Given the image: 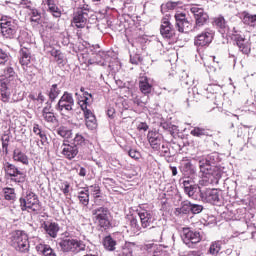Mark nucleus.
<instances>
[{"mask_svg": "<svg viewBox=\"0 0 256 256\" xmlns=\"http://www.w3.org/2000/svg\"><path fill=\"white\" fill-rule=\"evenodd\" d=\"M217 159H219L217 153H212L199 158L198 163L202 177H205L206 179H211V177L212 179H219L221 177V170L215 165Z\"/></svg>", "mask_w": 256, "mask_h": 256, "instance_id": "nucleus-1", "label": "nucleus"}, {"mask_svg": "<svg viewBox=\"0 0 256 256\" xmlns=\"http://www.w3.org/2000/svg\"><path fill=\"white\" fill-rule=\"evenodd\" d=\"M73 107H75V99L73 98V94L67 91L63 93L55 105L56 111H59L63 119H71Z\"/></svg>", "mask_w": 256, "mask_h": 256, "instance_id": "nucleus-2", "label": "nucleus"}, {"mask_svg": "<svg viewBox=\"0 0 256 256\" xmlns=\"http://www.w3.org/2000/svg\"><path fill=\"white\" fill-rule=\"evenodd\" d=\"M19 202L22 211H28L34 215H39L43 211L39 198L33 192H27L25 198H20Z\"/></svg>", "mask_w": 256, "mask_h": 256, "instance_id": "nucleus-3", "label": "nucleus"}, {"mask_svg": "<svg viewBox=\"0 0 256 256\" xmlns=\"http://www.w3.org/2000/svg\"><path fill=\"white\" fill-rule=\"evenodd\" d=\"M0 29L3 37L6 39H15L17 37V31H19V21L9 16H2Z\"/></svg>", "mask_w": 256, "mask_h": 256, "instance_id": "nucleus-4", "label": "nucleus"}, {"mask_svg": "<svg viewBox=\"0 0 256 256\" xmlns=\"http://www.w3.org/2000/svg\"><path fill=\"white\" fill-rule=\"evenodd\" d=\"M10 245L15 250L19 251V253H27L29 251V237L21 230L12 232Z\"/></svg>", "mask_w": 256, "mask_h": 256, "instance_id": "nucleus-5", "label": "nucleus"}, {"mask_svg": "<svg viewBox=\"0 0 256 256\" xmlns=\"http://www.w3.org/2000/svg\"><path fill=\"white\" fill-rule=\"evenodd\" d=\"M57 248L63 253H79L85 251V244L77 239L66 238L58 240Z\"/></svg>", "mask_w": 256, "mask_h": 256, "instance_id": "nucleus-6", "label": "nucleus"}, {"mask_svg": "<svg viewBox=\"0 0 256 256\" xmlns=\"http://www.w3.org/2000/svg\"><path fill=\"white\" fill-rule=\"evenodd\" d=\"M110 214L109 208L103 206L92 210V215L94 216L96 223H98L99 227L102 229H109V226L111 225V221L109 220Z\"/></svg>", "mask_w": 256, "mask_h": 256, "instance_id": "nucleus-7", "label": "nucleus"}, {"mask_svg": "<svg viewBox=\"0 0 256 256\" xmlns=\"http://www.w3.org/2000/svg\"><path fill=\"white\" fill-rule=\"evenodd\" d=\"M182 241L187 247L193 249L197 243H201V234L191 228H183L181 232Z\"/></svg>", "mask_w": 256, "mask_h": 256, "instance_id": "nucleus-8", "label": "nucleus"}, {"mask_svg": "<svg viewBox=\"0 0 256 256\" xmlns=\"http://www.w3.org/2000/svg\"><path fill=\"white\" fill-rule=\"evenodd\" d=\"M190 12L194 15L195 26L193 27V31H197L199 27H203L209 21V14L205 12L203 8L198 7L197 5L192 6L190 8Z\"/></svg>", "mask_w": 256, "mask_h": 256, "instance_id": "nucleus-9", "label": "nucleus"}, {"mask_svg": "<svg viewBox=\"0 0 256 256\" xmlns=\"http://www.w3.org/2000/svg\"><path fill=\"white\" fill-rule=\"evenodd\" d=\"M213 37H215V32L211 28H206L194 38V45L196 47H209L213 42Z\"/></svg>", "mask_w": 256, "mask_h": 256, "instance_id": "nucleus-10", "label": "nucleus"}, {"mask_svg": "<svg viewBox=\"0 0 256 256\" xmlns=\"http://www.w3.org/2000/svg\"><path fill=\"white\" fill-rule=\"evenodd\" d=\"M4 171L6 175L12 177L11 181H14V183H25V173L19 170V168H17V166H15L14 164L6 162L4 164Z\"/></svg>", "mask_w": 256, "mask_h": 256, "instance_id": "nucleus-11", "label": "nucleus"}, {"mask_svg": "<svg viewBox=\"0 0 256 256\" xmlns=\"http://www.w3.org/2000/svg\"><path fill=\"white\" fill-rule=\"evenodd\" d=\"M200 199L203 203H211L212 205H218V203H221V195L217 189L208 188L202 190Z\"/></svg>", "mask_w": 256, "mask_h": 256, "instance_id": "nucleus-12", "label": "nucleus"}, {"mask_svg": "<svg viewBox=\"0 0 256 256\" xmlns=\"http://www.w3.org/2000/svg\"><path fill=\"white\" fill-rule=\"evenodd\" d=\"M89 19V10L80 8L74 13L73 23L78 29H83Z\"/></svg>", "mask_w": 256, "mask_h": 256, "instance_id": "nucleus-13", "label": "nucleus"}, {"mask_svg": "<svg viewBox=\"0 0 256 256\" xmlns=\"http://www.w3.org/2000/svg\"><path fill=\"white\" fill-rule=\"evenodd\" d=\"M61 155L65 159L72 161V159H75L79 155V147L73 143L69 144L64 141L61 145Z\"/></svg>", "mask_w": 256, "mask_h": 256, "instance_id": "nucleus-14", "label": "nucleus"}, {"mask_svg": "<svg viewBox=\"0 0 256 256\" xmlns=\"http://www.w3.org/2000/svg\"><path fill=\"white\" fill-rule=\"evenodd\" d=\"M160 33L164 39H173L175 37V28L169 21V17H164L161 20Z\"/></svg>", "mask_w": 256, "mask_h": 256, "instance_id": "nucleus-15", "label": "nucleus"}, {"mask_svg": "<svg viewBox=\"0 0 256 256\" xmlns=\"http://www.w3.org/2000/svg\"><path fill=\"white\" fill-rule=\"evenodd\" d=\"M176 20V28L178 29L179 33H189V31H193L191 22L187 20V16L183 13L175 15Z\"/></svg>", "mask_w": 256, "mask_h": 256, "instance_id": "nucleus-16", "label": "nucleus"}, {"mask_svg": "<svg viewBox=\"0 0 256 256\" xmlns=\"http://www.w3.org/2000/svg\"><path fill=\"white\" fill-rule=\"evenodd\" d=\"M81 93H83L84 95V99L83 100H79V105L82 109V111L84 112V117L85 120L88 119L89 117H93L95 114H93V112L87 108V105H89V99H93V95L90 94L89 92H85V88H81L80 89Z\"/></svg>", "mask_w": 256, "mask_h": 256, "instance_id": "nucleus-17", "label": "nucleus"}, {"mask_svg": "<svg viewBox=\"0 0 256 256\" xmlns=\"http://www.w3.org/2000/svg\"><path fill=\"white\" fill-rule=\"evenodd\" d=\"M234 41L244 55H249L251 53V42L243 37L241 34L234 35Z\"/></svg>", "mask_w": 256, "mask_h": 256, "instance_id": "nucleus-18", "label": "nucleus"}, {"mask_svg": "<svg viewBox=\"0 0 256 256\" xmlns=\"http://www.w3.org/2000/svg\"><path fill=\"white\" fill-rule=\"evenodd\" d=\"M147 139L152 149L155 151H159V149H161V143H163V135L161 133L153 130L149 131Z\"/></svg>", "mask_w": 256, "mask_h": 256, "instance_id": "nucleus-19", "label": "nucleus"}, {"mask_svg": "<svg viewBox=\"0 0 256 256\" xmlns=\"http://www.w3.org/2000/svg\"><path fill=\"white\" fill-rule=\"evenodd\" d=\"M138 217L140 218L141 227H143V229L151 227V225H153V221H155L153 214L148 210H139Z\"/></svg>", "mask_w": 256, "mask_h": 256, "instance_id": "nucleus-20", "label": "nucleus"}, {"mask_svg": "<svg viewBox=\"0 0 256 256\" xmlns=\"http://www.w3.org/2000/svg\"><path fill=\"white\" fill-rule=\"evenodd\" d=\"M41 228L44 229L45 234L55 239L59 233V224L55 222H42Z\"/></svg>", "mask_w": 256, "mask_h": 256, "instance_id": "nucleus-21", "label": "nucleus"}, {"mask_svg": "<svg viewBox=\"0 0 256 256\" xmlns=\"http://www.w3.org/2000/svg\"><path fill=\"white\" fill-rule=\"evenodd\" d=\"M240 19L244 25H248L249 27H256V14L243 11L240 13Z\"/></svg>", "mask_w": 256, "mask_h": 256, "instance_id": "nucleus-22", "label": "nucleus"}, {"mask_svg": "<svg viewBox=\"0 0 256 256\" xmlns=\"http://www.w3.org/2000/svg\"><path fill=\"white\" fill-rule=\"evenodd\" d=\"M21 49L19 51V55H20V64L21 65H29L31 63V50H29V48L23 46V44H21Z\"/></svg>", "mask_w": 256, "mask_h": 256, "instance_id": "nucleus-23", "label": "nucleus"}, {"mask_svg": "<svg viewBox=\"0 0 256 256\" xmlns=\"http://www.w3.org/2000/svg\"><path fill=\"white\" fill-rule=\"evenodd\" d=\"M47 53H50V55L52 57H54L57 65H65V56L63 55V53H61L60 50H57L53 47H47Z\"/></svg>", "mask_w": 256, "mask_h": 256, "instance_id": "nucleus-24", "label": "nucleus"}, {"mask_svg": "<svg viewBox=\"0 0 256 256\" xmlns=\"http://www.w3.org/2000/svg\"><path fill=\"white\" fill-rule=\"evenodd\" d=\"M13 160L22 165H29V157L19 148L14 149Z\"/></svg>", "mask_w": 256, "mask_h": 256, "instance_id": "nucleus-25", "label": "nucleus"}, {"mask_svg": "<svg viewBox=\"0 0 256 256\" xmlns=\"http://www.w3.org/2000/svg\"><path fill=\"white\" fill-rule=\"evenodd\" d=\"M139 89L143 95H149L151 94V91H153V85L149 83V78L142 77L139 81Z\"/></svg>", "mask_w": 256, "mask_h": 256, "instance_id": "nucleus-26", "label": "nucleus"}, {"mask_svg": "<svg viewBox=\"0 0 256 256\" xmlns=\"http://www.w3.org/2000/svg\"><path fill=\"white\" fill-rule=\"evenodd\" d=\"M184 193H186V195H188V197H191L192 199H197L199 195L201 198V193H203V190H201V188L197 184H194L192 186L186 187V189H184Z\"/></svg>", "mask_w": 256, "mask_h": 256, "instance_id": "nucleus-27", "label": "nucleus"}, {"mask_svg": "<svg viewBox=\"0 0 256 256\" xmlns=\"http://www.w3.org/2000/svg\"><path fill=\"white\" fill-rule=\"evenodd\" d=\"M61 95V89H59V86L57 84H53L50 86V88L47 90V96L49 98L50 103H54V101Z\"/></svg>", "mask_w": 256, "mask_h": 256, "instance_id": "nucleus-28", "label": "nucleus"}, {"mask_svg": "<svg viewBox=\"0 0 256 256\" xmlns=\"http://www.w3.org/2000/svg\"><path fill=\"white\" fill-rule=\"evenodd\" d=\"M0 95H1V101L3 103H9L11 99V92L9 91V88L7 87V83L5 82H1Z\"/></svg>", "mask_w": 256, "mask_h": 256, "instance_id": "nucleus-29", "label": "nucleus"}, {"mask_svg": "<svg viewBox=\"0 0 256 256\" xmlns=\"http://www.w3.org/2000/svg\"><path fill=\"white\" fill-rule=\"evenodd\" d=\"M103 247L106 249V251H115V247H117V241L110 235L106 236L103 239Z\"/></svg>", "mask_w": 256, "mask_h": 256, "instance_id": "nucleus-30", "label": "nucleus"}, {"mask_svg": "<svg viewBox=\"0 0 256 256\" xmlns=\"http://www.w3.org/2000/svg\"><path fill=\"white\" fill-rule=\"evenodd\" d=\"M46 4L48 6V10L52 13L53 17L59 18L61 17V10L55 4V0H46Z\"/></svg>", "mask_w": 256, "mask_h": 256, "instance_id": "nucleus-31", "label": "nucleus"}, {"mask_svg": "<svg viewBox=\"0 0 256 256\" xmlns=\"http://www.w3.org/2000/svg\"><path fill=\"white\" fill-rule=\"evenodd\" d=\"M57 135L63 137L64 139H71L73 137V131L66 126H60L56 130Z\"/></svg>", "mask_w": 256, "mask_h": 256, "instance_id": "nucleus-32", "label": "nucleus"}, {"mask_svg": "<svg viewBox=\"0 0 256 256\" xmlns=\"http://www.w3.org/2000/svg\"><path fill=\"white\" fill-rule=\"evenodd\" d=\"M149 233L151 234L153 241H157L158 239H161L163 235V228L161 226L150 227Z\"/></svg>", "mask_w": 256, "mask_h": 256, "instance_id": "nucleus-33", "label": "nucleus"}, {"mask_svg": "<svg viewBox=\"0 0 256 256\" xmlns=\"http://www.w3.org/2000/svg\"><path fill=\"white\" fill-rule=\"evenodd\" d=\"M93 197H94V202L96 205H99V201H101V188L99 185L95 184L89 187Z\"/></svg>", "mask_w": 256, "mask_h": 256, "instance_id": "nucleus-34", "label": "nucleus"}, {"mask_svg": "<svg viewBox=\"0 0 256 256\" xmlns=\"http://www.w3.org/2000/svg\"><path fill=\"white\" fill-rule=\"evenodd\" d=\"M136 247L137 244L135 242H128L126 247L123 248L122 253H120L118 256H133V249Z\"/></svg>", "mask_w": 256, "mask_h": 256, "instance_id": "nucleus-35", "label": "nucleus"}, {"mask_svg": "<svg viewBox=\"0 0 256 256\" xmlns=\"http://www.w3.org/2000/svg\"><path fill=\"white\" fill-rule=\"evenodd\" d=\"M78 199L81 205L87 207L89 205V189L82 190L78 193Z\"/></svg>", "mask_w": 256, "mask_h": 256, "instance_id": "nucleus-36", "label": "nucleus"}, {"mask_svg": "<svg viewBox=\"0 0 256 256\" xmlns=\"http://www.w3.org/2000/svg\"><path fill=\"white\" fill-rule=\"evenodd\" d=\"M219 251H221V242L220 241L212 242L208 249L209 255H214V256L219 255Z\"/></svg>", "mask_w": 256, "mask_h": 256, "instance_id": "nucleus-37", "label": "nucleus"}, {"mask_svg": "<svg viewBox=\"0 0 256 256\" xmlns=\"http://www.w3.org/2000/svg\"><path fill=\"white\" fill-rule=\"evenodd\" d=\"M190 135H193V137H205L209 135V130L201 127H195L191 130Z\"/></svg>", "mask_w": 256, "mask_h": 256, "instance_id": "nucleus-38", "label": "nucleus"}, {"mask_svg": "<svg viewBox=\"0 0 256 256\" xmlns=\"http://www.w3.org/2000/svg\"><path fill=\"white\" fill-rule=\"evenodd\" d=\"M17 195L15 194L14 188H4V199L6 201H15Z\"/></svg>", "mask_w": 256, "mask_h": 256, "instance_id": "nucleus-39", "label": "nucleus"}, {"mask_svg": "<svg viewBox=\"0 0 256 256\" xmlns=\"http://www.w3.org/2000/svg\"><path fill=\"white\" fill-rule=\"evenodd\" d=\"M85 123L87 129H90V131H93V129H97V118L95 117V115L86 118Z\"/></svg>", "mask_w": 256, "mask_h": 256, "instance_id": "nucleus-40", "label": "nucleus"}, {"mask_svg": "<svg viewBox=\"0 0 256 256\" xmlns=\"http://www.w3.org/2000/svg\"><path fill=\"white\" fill-rule=\"evenodd\" d=\"M33 133H35V135H39L42 143L47 141V135L45 132H43V130H41V126H39V124H34Z\"/></svg>", "mask_w": 256, "mask_h": 256, "instance_id": "nucleus-41", "label": "nucleus"}, {"mask_svg": "<svg viewBox=\"0 0 256 256\" xmlns=\"http://www.w3.org/2000/svg\"><path fill=\"white\" fill-rule=\"evenodd\" d=\"M193 203L189 202V200H185L181 203L180 207V213H184V215H187V213H191Z\"/></svg>", "mask_w": 256, "mask_h": 256, "instance_id": "nucleus-42", "label": "nucleus"}, {"mask_svg": "<svg viewBox=\"0 0 256 256\" xmlns=\"http://www.w3.org/2000/svg\"><path fill=\"white\" fill-rule=\"evenodd\" d=\"M181 171L182 173H184L185 175H191L194 173L193 171V164H191V162H186L181 166Z\"/></svg>", "mask_w": 256, "mask_h": 256, "instance_id": "nucleus-43", "label": "nucleus"}, {"mask_svg": "<svg viewBox=\"0 0 256 256\" xmlns=\"http://www.w3.org/2000/svg\"><path fill=\"white\" fill-rule=\"evenodd\" d=\"M214 25L219 29H225V27H227V22L223 16H219L214 19Z\"/></svg>", "mask_w": 256, "mask_h": 256, "instance_id": "nucleus-44", "label": "nucleus"}, {"mask_svg": "<svg viewBox=\"0 0 256 256\" xmlns=\"http://www.w3.org/2000/svg\"><path fill=\"white\" fill-rule=\"evenodd\" d=\"M130 227L133 233H139V231H141V226H139V221H137V218L135 217H132L130 219Z\"/></svg>", "mask_w": 256, "mask_h": 256, "instance_id": "nucleus-45", "label": "nucleus"}, {"mask_svg": "<svg viewBox=\"0 0 256 256\" xmlns=\"http://www.w3.org/2000/svg\"><path fill=\"white\" fill-rule=\"evenodd\" d=\"M42 117L46 123H55L57 121V118L55 117V113L50 112L48 114H42Z\"/></svg>", "mask_w": 256, "mask_h": 256, "instance_id": "nucleus-46", "label": "nucleus"}, {"mask_svg": "<svg viewBox=\"0 0 256 256\" xmlns=\"http://www.w3.org/2000/svg\"><path fill=\"white\" fill-rule=\"evenodd\" d=\"M9 61V54L0 48V65H5Z\"/></svg>", "mask_w": 256, "mask_h": 256, "instance_id": "nucleus-47", "label": "nucleus"}, {"mask_svg": "<svg viewBox=\"0 0 256 256\" xmlns=\"http://www.w3.org/2000/svg\"><path fill=\"white\" fill-rule=\"evenodd\" d=\"M30 15H31V21H33L34 23H39L41 19V14L37 9H32L30 12Z\"/></svg>", "mask_w": 256, "mask_h": 256, "instance_id": "nucleus-48", "label": "nucleus"}, {"mask_svg": "<svg viewBox=\"0 0 256 256\" xmlns=\"http://www.w3.org/2000/svg\"><path fill=\"white\" fill-rule=\"evenodd\" d=\"M73 145H76V147H79V145H85V137L81 134H76Z\"/></svg>", "mask_w": 256, "mask_h": 256, "instance_id": "nucleus-49", "label": "nucleus"}, {"mask_svg": "<svg viewBox=\"0 0 256 256\" xmlns=\"http://www.w3.org/2000/svg\"><path fill=\"white\" fill-rule=\"evenodd\" d=\"M70 188H71V185L69 184V182H62L60 184V191H62V193H64L65 196L69 195Z\"/></svg>", "mask_w": 256, "mask_h": 256, "instance_id": "nucleus-50", "label": "nucleus"}, {"mask_svg": "<svg viewBox=\"0 0 256 256\" xmlns=\"http://www.w3.org/2000/svg\"><path fill=\"white\" fill-rule=\"evenodd\" d=\"M203 211V205L199 204H192V208L190 213H193V215H199Z\"/></svg>", "mask_w": 256, "mask_h": 256, "instance_id": "nucleus-51", "label": "nucleus"}, {"mask_svg": "<svg viewBox=\"0 0 256 256\" xmlns=\"http://www.w3.org/2000/svg\"><path fill=\"white\" fill-rule=\"evenodd\" d=\"M142 251H146L147 253H152V251H156L157 244H146L142 246Z\"/></svg>", "mask_w": 256, "mask_h": 256, "instance_id": "nucleus-52", "label": "nucleus"}, {"mask_svg": "<svg viewBox=\"0 0 256 256\" xmlns=\"http://www.w3.org/2000/svg\"><path fill=\"white\" fill-rule=\"evenodd\" d=\"M128 155L129 157H131L132 159H141V153L135 149H130L128 151Z\"/></svg>", "mask_w": 256, "mask_h": 256, "instance_id": "nucleus-53", "label": "nucleus"}, {"mask_svg": "<svg viewBox=\"0 0 256 256\" xmlns=\"http://www.w3.org/2000/svg\"><path fill=\"white\" fill-rule=\"evenodd\" d=\"M178 5L177 2H168L165 5L161 6V11H165L166 9L172 10L174 8H176Z\"/></svg>", "mask_w": 256, "mask_h": 256, "instance_id": "nucleus-54", "label": "nucleus"}, {"mask_svg": "<svg viewBox=\"0 0 256 256\" xmlns=\"http://www.w3.org/2000/svg\"><path fill=\"white\" fill-rule=\"evenodd\" d=\"M142 61L141 56L137 54L134 56L130 55V63H132V65H139Z\"/></svg>", "mask_w": 256, "mask_h": 256, "instance_id": "nucleus-55", "label": "nucleus"}, {"mask_svg": "<svg viewBox=\"0 0 256 256\" xmlns=\"http://www.w3.org/2000/svg\"><path fill=\"white\" fill-rule=\"evenodd\" d=\"M4 75L8 77V79H11L15 77V70L13 69V67H7L4 71Z\"/></svg>", "mask_w": 256, "mask_h": 256, "instance_id": "nucleus-56", "label": "nucleus"}, {"mask_svg": "<svg viewBox=\"0 0 256 256\" xmlns=\"http://www.w3.org/2000/svg\"><path fill=\"white\" fill-rule=\"evenodd\" d=\"M51 103H52V102H46V105H47V106H45V107L42 109V115H47V114H49V113H53V112H51V107H52Z\"/></svg>", "mask_w": 256, "mask_h": 256, "instance_id": "nucleus-57", "label": "nucleus"}, {"mask_svg": "<svg viewBox=\"0 0 256 256\" xmlns=\"http://www.w3.org/2000/svg\"><path fill=\"white\" fill-rule=\"evenodd\" d=\"M13 103H18V101H23V94L15 92L12 96Z\"/></svg>", "mask_w": 256, "mask_h": 256, "instance_id": "nucleus-58", "label": "nucleus"}, {"mask_svg": "<svg viewBox=\"0 0 256 256\" xmlns=\"http://www.w3.org/2000/svg\"><path fill=\"white\" fill-rule=\"evenodd\" d=\"M182 184H183L184 190L186 189V187H192L193 185H195L193 184V181H191V179L189 178H186L185 180H183Z\"/></svg>", "mask_w": 256, "mask_h": 256, "instance_id": "nucleus-59", "label": "nucleus"}, {"mask_svg": "<svg viewBox=\"0 0 256 256\" xmlns=\"http://www.w3.org/2000/svg\"><path fill=\"white\" fill-rule=\"evenodd\" d=\"M138 129L139 131H147V129H149V125H147L145 122H142L138 125Z\"/></svg>", "mask_w": 256, "mask_h": 256, "instance_id": "nucleus-60", "label": "nucleus"}, {"mask_svg": "<svg viewBox=\"0 0 256 256\" xmlns=\"http://www.w3.org/2000/svg\"><path fill=\"white\" fill-rule=\"evenodd\" d=\"M133 103H134L135 105H137L138 107H140L141 105H143V101H141V98L138 97V96H136V97L133 98Z\"/></svg>", "mask_w": 256, "mask_h": 256, "instance_id": "nucleus-61", "label": "nucleus"}, {"mask_svg": "<svg viewBox=\"0 0 256 256\" xmlns=\"http://www.w3.org/2000/svg\"><path fill=\"white\" fill-rule=\"evenodd\" d=\"M79 175L80 177H85V175H87V169L81 167L79 170Z\"/></svg>", "mask_w": 256, "mask_h": 256, "instance_id": "nucleus-62", "label": "nucleus"}, {"mask_svg": "<svg viewBox=\"0 0 256 256\" xmlns=\"http://www.w3.org/2000/svg\"><path fill=\"white\" fill-rule=\"evenodd\" d=\"M107 115H108V117H113V115H115V109H113V108L108 109Z\"/></svg>", "mask_w": 256, "mask_h": 256, "instance_id": "nucleus-63", "label": "nucleus"}, {"mask_svg": "<svg viewBox=\"0 0 256 256\" xmlns=\"http://www.w3.org/2000/svg\"><path fill=\"white\" fill-rule=\"evenodd\" d=\"M161 127L164 128L165 130L171 129V124L164 122L161 124Z\"/></svg>", "mask_w": 256, "mask_h": 256, "instance_id": "nucleus-64", "label": "nucleus"}]
</instances>
